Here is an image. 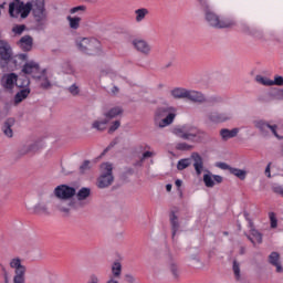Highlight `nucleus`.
<instances>
[{"mask_svg":"<svg viewBox=\"0 0 283 283\" xmlns=\"http://www.w3.org/2000/svg\"><path fill=\"white\" fill-rule=\"evenodd\" d=\"M203 14L205 20L210 25V28H216L217 30H223L224 28H233L235 22L229 18L220 19V15L211 10V4L209 0H197Z\"/></svg>","mask_w":283,"mask_h":283,"instance_id":"f257e3e1","label":"nucleus"},{"mask_svg":"<svg viewBox=\"0 0 283 283\" xmlns=\"http://www.w3.org/2000/svg\"><path fill=\"white\" fill-rule=\"evenodd\" d=\"M28 61V53H21L12 56V48L8 42L0 40V67H8V63H12L14 70H19L23 63Z\"/></svg>","mask_w":283,"mask_h":283,"instance_id":"f03ea898","label":"nucleus"},{"mask_svg":"<svg viewBox=\"0 0 283 283\" xmlns=\"http://www.w3.org/2000/svg\"><path fill=\"white\" fill-rule=\"evenodd\" d=\"M178 111L174 106H160L157 107L154 114V124L155 127H159V129H165V127H169L176 120V116Z\"/></svg>","mask_w":283,"mask_h":283,"instance_id":"7ed1b4c3","label":"nucleus"},{"mask_svg":"<svg viewBox=\"0 0 283 283\" xmlns=\"http://www.w3.org/2000/svg\"><path fill=\"white\" fill-rule=\"evenodd\" d=\"M33 19L38 30H45L48 25V10H45V0H35L33 7Z\"/></svg>","mask_w":283,"mask_h":283,"instance_id":"20e7f679","label":"nucleus"},{"mask_svg":"<svg viewBox=\"0 0 283 283\" xmlns=\"http://www.w3.org/2000/svg\"><path fill=\"white\" fill-rule=\"evenodd\" d=\"M76 45L80 52L88 56L101 54V42L97 39L82 38Z\"/></svg>","mask_w":283,"mask_h":283,"instance_id":"39448f33","label":"nucleus"},{"mask_svg":"<svg viewBox=\"0 0 283 283\" xmlns=\"http://www.w3.org/2000/svg\"><path fill=\"white\" fill-rule=\"evenodd\" d=\"M101 176L97 179L98 189H107L112 187L114 182V166L111 163H104L101 165Z\"/></svg>","mask_w":283,"mask_h":283,"instance_id":"423d86ee","label":"nucleus"},{"mask_svg":"<svg viewBox=\"0 0 283 283\" xmlns=\"http://www.w3.org/2000/svg\"><path fill=\"white\" fill-rule=\"evenodd\" d=\"M11 269H14L13 283H25V265L21 264V259L14 258L10 261Z\"/></svg>","mask_w":283,"mask_h":283,"instance_id":"0eeeda50","label":"nucleus"},{"mask_svg":"<svg viewBox=\"0 0 283 283\" xmlns=\"http://www.w3.org/2000/svg\"><path fill=\"white\" fill-rule=\"evenodd\" d=\"M253 125L263 136H269V132H271L276 138H280V135H277V125H271L264 119L254 120Z\"/></svg>","mask_w":283,"mask_h":283,"instance_id":"6e6552de","label":"nucleus"},{"mask_svg":"<svg viewBox=\"0 0 283 283\" xmlns=\"http://www.w3.org/2000/svg\"><path fill=\"white\" fill-rule=\"evenodd\" d=\"M76 195V188L70 187L67 185H60L54 189V196L59 200H67L74 198Z\"/></svg>","mask_w":283,"mask_h":283,"instance_id":"1a4fd4ad","label":"nucleus"},{"mask_svg":"<svg viewBox=\"0 0 283 283\" xmlns=\"http://www.w3.org/2000/svg\"><path fill=\"white\" fill-rule=\"evenodd\" d=\"M81 207H83V202L75 199H60V202L56 205V208L62 213H70L72 209H81Z\"/></svg>","mask_w":283,"mask_h":283,"instance_id":"9d476101","label":"nucleus"},{"mask_svg":"<svg viewBox=\"0 0 283 283\" xmlns=\"http://www.w3.org/2000/svg\"><path fill=\"white\" fill-rule=\"evenodd\" d=\"M23 74H29L32 78H38L43 71H41V65L35 61L25 62L22 65Z\"/></svg>","mask_w":283,"mask_h":283,"instance_id":"9b49d317","label":"nucleus"},{"mask_svg":"<svg viewBox=\"0 0 283 283\" xmlns=\"http://www.w3.org/2000/svg\"><path fill=\"white\" fill-rule=\"evenodd\" d=\"M133 46L139 54H143L144 56H149L151 54V44L143 39H135L133 40Z\"/></svg>","mask_w":283,"mask_h":283,"instance_id":"f8f14e48","label":"nucleus"},{"mask_svg":"<svg viewBox=\"0 0 283 283\" xmlns=\"http://www.w3.org/2000/svg\"><path fill=\"white\" fill-rule=\"evenodd\" d=\"M233 118V114L231 112H212L209 114V120L212 123H227V120H231Z\"/></svg>","mask_w":283,"mask_h":283,"instance_id":"ddd939ff","label":"nucleus"},{"mask_svg":"<svg viewBox=\"0 0 283 283\" xmlns=\"http://www.w3.org/2000/svg\"><path fill=\"white\" fill-rule=\"evenodd\" d=\"M35 81H38L41 90H52V81H50V77L48 76V70H42Z\"/></svg>","mask_w":283,"mask_h":283,"instance_id":"4468645a","label":"nucleus"},{"mask_svg":"<svg viewBox=\"0 0 283 283\" xmlns=\"http://www.w3.org/2000/svg\"><path fill=\"white\" fill-rule=\"evenodd\" d=\"M18 45L23 52H30L32 50V46L34 45V39L32 38V35H23L19 40Z\"/></svg>","mask_w":283,"mask_h":283,"instance_id":"2eb2a0df","label":"nucleus"},{"mask_svg":"<svg viewBox=\"0 0 283 283\" xmlns=\"http://www.w3.org/2000/svg\"><path fill=\"white\" fill-rule=\"evenodd\" d=\"M191 159L193 160V167L197 176H201L202 170L205 169V161L202 160V156H200L198 153H192Z\"/></svg>","mask_w":283,"mask_h":283,"instance_id":"dca6fc26","label":"nucleus"},{"mask_svg":"<svg viewBox=\"0 0 283 283\" xmlns=\"http://www.w3.org/2000/svg\"><path fill=\"white\" fill-rule=\"evenodd\" d=\"M14 123H17V120L12 117H9L4 120L1 129L7 138H12V136L14 135V132L12 130V127H14Z\"/></svg>","mask_w":283,"mask_h":283,"instance_id":"f3484780","label":"nucleus"},{"mask_svg":"<svg viewBox=\"0 0 283 283\" xmlns=\"http://www.w3.org/2000/svg\"><path fill=\"white\" fill-rule=\"evenodd\" d=\"M169 220H170V228H171V237H172V240H175L176 234L178 233V231H180V221L178 220V216H176L175 211H170Z\"/></svg>","mask_w":283,"mask_h":283,"instance_id":"a211bd4d","label":"nucleus"},{"mask_svg":"<svg viewBox=\"0 0 283 283\" xmlns=\"http://www.w3.org/2000/svg\"><path fill=\"white\" fill-rule=\"evenodd\" d=\"M186 98L192 103H207V97H205V94L197 91H188Z\"/></svg>","mask_w":283,"mask_h":283,"instance_id":"6ab92c4d","label":"nucleus"},{"mask_svg":"<svg viewBox=\"0 0 283 283\" xmlns=\"http://www.w3.org/2000/svg\"><path fill=\"white\" fill-rule=\"evenodd\" d=\"M268 260H269V264H271L272 266H275L276 273L283 272L282 263L280 262V254L277 252H271Z\"/></svg>","mask_w":283,"mask_h":283,"instance_id":"aec40b11","label":"nucleus"},{"mask_svg":"<svg viewBox=\"0 0 283 283\" xmlns=\"http://www.w3.org/2000/svg\"><path fill=\"white\" fill-rule=\"evenodd\" d=\"M17 85V74L11 73L2 78V86L6 90H12Z\"/></svg>","mask_w":283,"mask_h":283,"instance_id":"412c9836","label":"nucleus"},{"mask_svg":"<svg viewBox=\"0 0 283 283\" xmlns=\"http://www.w3.org/2000/svg\"><path fill=\"white\" fill-rule=\"evenodd\" d=\"M43 145H41V142H34L33 144H30L29 146H24L20 150L21 156H25V154H34L35 151H39Z\"/></svg>","mask_w":283,"mask_h":283,"instance_id":"4be33fe9","label":"nucleus"},{"mask_svg":"<svg viewBox=\"0 0 283 283\" xmlns=\"http://www.w3.org/2000/svg\"><path fill=\"white\" fill-rule=\"evenodd\" d=\"M15 87L20 90H30V77L28 75H15Z\"/></svg>","mask_w":283,"mask_h":283,"instance_id":"5701e85b","label":"nucleus"},{"mask_svg":"<svg viewBox=\"0 0 283 283\" xmlns=\"http://www.w3.org/2000/svg\"><path fill=\"white\" fill-rule=\"evenodd\" d=\"M120 114H123V108L120 106H116L105 112L103 116L109 123V120L116 118V116H120Z\"/></svg>","mask_w":283,"mask_h":283,"instance_id":"b1692460","label":"nucleus"},{"mask_svg":"<svg viewBox=\"0 0 283 283\" xmlns=\"http://www.w3.org/2000/svg\"><path fill=\"white\" fill-rule=\"evenodd\" d=\"M239 132H240L239 128H233V129L223 128L220 130V136H221L222 140H229L231 138H235V136H238Z\"/></svg>","mask_w":283,"mask_h":283,"instance_id":"393cba45","label":"nucleus"},{"mask_svg":"<svg viewBox=\"0 0 283 283\" xmlns=\"http://www.w3.org/2000/svg\"><path fill=\"white\" fill-rule=\"evenodd\" d=\"M108 124L109 122L105 119V117L103 119H96L92 123V129H96V132H105Z\"/></svg>","mask_w":283,"mask_h":283,"instance_id":"a878e982","label":"nucleus"},{"mask_svg":"<svg viewBox=\"0 0 283 283\" xmlns=\"http://www.w3.org/2000/svg\"><path fill=\"white\" fill-rule=\"evenodd\" d=\"M92 196V189L90 188H81L76 193V202H83V200H87Z\"/></svg>","mask_w":283,"mask_h":283,"instance_id":"bb28decb","label":"nucleus"},{"mask_svg":"<svg viewBox=\"0 0 283 283\" xmlns=\"http://www.w3.org/2000/svg\"><path fill=\"white\" fill-rule=\"evenodd\" d=\"M27 96H30V88H21L14 96L15 105H19V103H23Z\"/></svg>","mask_w":283,"mask_h":283,"instance_id":"cd10ccee","label":"nucleus"},{"mask_svg":"<svg viewBox=\"0 0 283 283\" xmlns=\"http://www.w3.org/2000/svg\"><path fill=\"white\" fill-rule=\"evenodd\" d=\"M168 270L171 273L174 280L178 281L180 279V268L178 266V263L170 261L168 264Z\"/></svg>","mask_w":283,"mask_h":283,"instance_id":"c85d7f7f","label":"nucleus"},{"mask_svg":"<svg viewBox=\"0 0 283 283\" xmlns=\"http://www.w3.org/2000/svg\"><path fill=\"white\" fill-rule=\"evenodd\" d=\"M189 91L187 88H182V87H176L174 90L170 91V94L172 97L180 99V98H187V93Z\"/></svg>","mask_w":283,"mask_h":283,"instance_id":"c756f323","label":"nucleus"},{"mask_svg":"<svg viewBox=\"0 0 283 283\" xmlns=\"http://www.w3.org/2000/svg\"><path fill=\"white\" fill-rule=\"evenodd\" d=\"M244 33L250 34V36H254V39H264V32L259 29H251V27H245Z\"/></svg>","mask_w":283,"mask_h":283,"instance_id":"7c9ffc66","label":"nucleus"},{"mask_svg":"<svg viewBox=\"0 0 283 283\" xmlns=\"http://www.w3.org/2000/svg\"><path fill=\"white\" fill-rule=\"evenodd\" d=\"M174 134L178 136L179 138H182L184 140H193V134H188L182 128H175Z\"/></svg>","mask_w":283,"mask_h":283,"instance_id":"2f4dec72","label":"nucleus"},{"mask_svg":"<svg viewBox=\"0 0 283 283\" xmlns=\"http://www.w3.org/2000/svg\"><path fill=\"white\" fill-rule=\"evenodd\" d=\"M33 211L36 216H50V211L48 210V206H45L43 203H38L34 207Z\"/></svg>","mask_w":283,"mask_h":283,"instance_id":"473e14b6","label":"nucleus"},{"mask_svg":"<svg viewBox=\"0 0 283 283\" xmlns=\"http://www.w3.org/2000/svg\"><path fill=\"white\" fill-rule=\"evenodd\" d=\"M230 174H232V176H235L237 178H239V180H245L247 179V170H242L240 168H230Z\"/></svg>","mask_w":283,"mask_h":283,"instance_id":"72a5a7b5","label":"nucleus"},{"mask_svg":"<svg viewBox=\"0 0 283 283\" xmlns=\"http://www.w3.org/2000/svg\"><path fill=\"white\" fill-rule=\"evenodd\" d=\"M135 14H136V21L137 23H140V21H144L145 17H147V14H149V10L146 8H142V9H137L135 10Z\"/></svg>","mask_w":283,"mask_h":283,"instance_id":"f704fd0d","label":"nucleus"},{"mask_svg":"<svg viewBox=\"0 0 283 283\" xmlns=\"http://www.w3.org/2000/svg\"><path fill=\"white\" fill-rule=\"evenodd\" d=\"M256 83H260L261 85H264L265 87H273V80H269L268 77H264L262 75L255 76Z\"/></svg>","mask_w":283,"mask_h":283,"instance_id":"c9c22d12","label":"nucleus"},{"mask_svg":"<svg viewBox=\"0 0 283 283\" xmlns=\"http://www.w3.org/2000/svg\"><path fill=\"white\" fill-rule=\"evenodd\" d=\"M112 273L114 277H120V273H123V265L120 262L116 261L112 265Z\"/></svg>","mask_w":283,"mask_h":283,"instance_id":"e433bc0d","label":"nucleus"},{"mask_svg":"<svg viewBox=\"0 0 283 283\" xmlns=\"http://www.w3.org/2000/svg\"><path fill=\"white\" fill-rule=\"evenodd\" d=\"M67 21H69L70 28H72V30H78V28L81 25V18H78V17L72 18V15H69Z\"/></svg>","mask_w":283,"mask_h":283,"instance_id":"4c0bfd02","label":"nucleus"},{"mask_svg":"<svg viewBox=\"0 0 283 283\" xmlns=\"http://www.w3.org/2000/svg\"><path fill=\"white\" fill-rule=\"evenodd\" d=\"M191 166V160L186 158V159H180L177 164V169L179 171H184V169H187V167Z\"/></svg>","mask_w":283,"mask_h":283,"instance_id":"58836bf2","label":"nucleus"},{"mask_svg":"<svg viewBox=\"0 0 283 283\" xmlns=\"http://www.w3.org/2000/svg\"><path fill=\"white\" fill-rule=\"evenodd\" d=\"M203 182H205L206 187H208L210 189L216 187V181H213V177H211V175H209V174L203 175Z\"/></svg>","mask_w":283,"mask_h":283,"instance_id":"ea45409f","label":"nucleus"},{"mask_svg":"<svg viewBox=\"0 0 283 283\" xmlns=\"http://www.w3.org/2000/svg\"><path fill=\"white\" fill-rule=\"evenodd\" d=\"M186 130V134H192V138H196L197 136H200V134H205V132L196 128V127H189V128H182Z\"/></svg>","mask_w":283,"mask_h":283,"instance_id":"a19ab883","label":"nucleus"},{"mask_svg":"<svg viewBox=\"0 0 283 283\" xmlns=\"http://www.w3.org/2000/svg\"><path fill=\"white\" fill-rule=\"evenodd\" d=\"M176 149H178L179 151H191L193 149V146L187 143H179L176 145Z\"/></svg>","mask_w":283,"mask_h":283,"instance_id":"79ce46f5","label":"nucleus"},{"mask_svg":"<svg viewBox=\"0 0 283 283\" xmlns=\"http://www.w3.org/2000/svg\"><path fill=\"white\" fill-rule=\"evenodd\" d=\"M269 219L271 229H277V217H275V212H269Z\"/></svg>","mask_w":283,"mask_h":283,"instance_id":"37998d69","label":"nucleus"},{"mask_svg":"<svg viewBox=\"0 0 283 283\" xmlns=\"http://www.w3.org/2000/svg\"><path fill=\"white\" fill-rule=\"evenodd\" d=\"M232 271L234 273L235 280H240V277H241L240 263H238L235 260L233 261Z\"/></svg>","mask_w":283,"mask_h":283,"instance_id":"c03bdc74","label":"nucleus"},{"mask_svg":"<svg viewBox=\"0 0 283 283\" xmlns=\"http://www.w3.org/2000/svg\"><path fill=\"white\" fill-rule=\"evenodd\" d=\"M251 235L254 238V240H256L259 244H262V233H260V231L252 229Z\"/></svg>","mask_w":283,"mask_h":283,"instance_id":"a18cd8bd","label":"nucleus"},{"mask_svg":"<svg viewBox=\"0 0 283 283\" xmlns=\"http://www.w3.org/2000/svg\"><path fill=\"white\" fill-rule=\"evenodd\" d=\"M69 92L70 94H72V96H78V94L81 93V90L76 84H73L69 87Z\"/></svg>","mask_w":283,"mask_h":283,"instance_id":"49530a36","label":"nucleus"},{"mask_svg":"<svg viewBox=\"0 0 283 283\" xmlns=\"http://www.w3.org/2000/svg\"><path fill=\"white\" fill-rule=\"evenodd\" d=\"M118 127H120V120L113 122L108 128V134H114V132H116V129H118Z\"/></svg>","mask_w":283,"mask_h":283,"instance_id":"de8ad7c7","label":"nucleus"},{"mask_svg":"<svg viewBox=\"0 0 283 283\" xmlns=\"http://www.w3.org/2000/svg\"><path fill=\"white\" fill-rule=\"evenodd\" d=\"M24 31H25V24L15 25L12 29V32H14V34H23Z\"/></svg>","mask_w":283,"mask_h":283,"instance_id":"09e8293b","label":"nucleus"},{"mask_svg":"<svg viewBox=\"0 0 283 283\" xmlns=\"http://www.w3.org/2000/svg\"><path fill=\"white\" fill-rule=\"evenodd\" d=\"M80 171L82 174H85V171H90V160H85L81 166H80Z\"/></svg>","mask_w":283,"mask_h":283,"instance_id":"8fccbe9b","label":"nucleus"},{"mask_svg":"<svg viewBox=\"0 0 283 283\" xmlns=\"http://www.w3.org/2000/svg\"><path fill=\"white\" fill-rule=\"evenodd\" d=\"M273 85H277L279 87H283V77L280 75H276L274 80L272 81Z\"/></svg>","mask_w":283,"mask_h":283,"instance_id":"3c124183","label":"nucleus"},{"mask_svg":"<svg viewBox=\"0 0 283 283\" xmlns=\"http://www.w3.org/2000/svg\"><path fill=\"white\" fill-rule=\"evenodd\" d=\"M86 7L85 6H78L71 9V14H76V12H85Z\"/></svg>","mask_w":283,"mask_h":283,"instance_id":"603ef678","label":"nucleus"},{"mask_svg":"<svg viewBox=\"0 0 283 283\" xmlns=\"http://www.w3.org/2000/svg\"><path fill=\"white\" fill-rule=\"evenodd\" d=\"M124 280L127 283H136V277L134 275H132V274H125L124 275Z\"/></svg>","mask_w":283,"mask_h":283,"instance_id":"864d4df0","label":"nucleus"},{"mask_svg":"<svg viewBox=\"0 0 283 283\" xmlns=\"http://www.w3.org/2000/svg\"><path fill=\"white\" fill-rule=\"evenodd\" d=\"M217 167H219V169H224V170L228 169V171H231V169H232V167L229 166V164H227V163H218Z\"/></svg>","mask_w":283,"mask_h":283,"instance_id":"5fc2aeb1","label":"nucleus"},{"mask_svg":"<svg viewBox=\"0 0 283 283\" xmlns=\"http://www.w3.org/2000/svg\"><path fill=\"white\" fill-rule=\"evenodd\" d=\"M213 181L217 182V185H222V181L224 180L222 176L219 175H212Z\"/></svg>","mask_w":283,"mask_h":283,"instance_id":"6e6d98bb","label":"nucleus"},{"mask_svg":"<svg viewBox=\"0 0 283 283\" xmlns=\"http://www.w3.org/2000/svg\"><path fill=\"white\" fill-rule=\"evenodd\" d=\"M151 156H154V153H151V151H145V153L143 154V157H142V159H140V163H143V160H145L146 158H151Z\"/></svg>","mask_w":283,"mask_h":283,"instance_id":"4d7b16f0","label":"nucleus"},{"mask_svg":"<svg viewBox=\"0 0 283 283\" xmlns=\"http://www.w3.org/2000/svg\"><path fill=\"white\" fill-rule=\"evenodd\" d=\"M109 74H114V71H112V69H106L101 71V76H107Z\"/></svg>","mask_w":283,"mask_h":283,"instance_id":"13d9d810","label":"nucleus"},{"mask_svg":"<svg viewBox=\"0 0 283 283\" xmlns=\"http://www.w3.org/2000/svg\"><path fill=\"white\" fill-rule=\"evenodd\" d=\"M87 283H98V276H96L94 274L91 275Z\"/></svg>","mask_w":283,"mask_h":283,"instance_id":"bf43d9fd","label":"nucleus"},{"mask_svg":"<svg viewBox=\"0 0 283 283\" xmlns=\"http://www.w3.org/2000/svg\"><path fill=\"white\" fill-rule=\"evenodd\" d=\"M210 103H222V97H218V96L211 97Z\"/></svg>","mask_w":283,"mask_h":283,"instance_id":"052dcab7","label":"nucleus"},{"mask_svg":"<svg viewBox=\"0 0 283 283\" xmlns=\"http://www.w3.org/2000/svg\"><path fill=\"white\" fill-rule=\"evenodd\" d=\"M243 216L245 220L249 221L250 227H253V221L251 220V218H249V212H244Z\"/></svg>","mask_w":283,"mask_h":283,"instance_id":"680f3d73","label":"nucleus"},{"mask_svg":"<svg viewBox=\"0 0 283 283\" xmlns=\"http://www.w3.org/2000/svg\"><path fill=\"white\" fill-rule=\"evenodd\" d=\"M125 176H134V168H126Z\"/></svg>","mask_w":283,"mask_h":283,"instance_id":"e2e57ef3","label":"nucleus"},{"mask_svg":"<svg viewBox=\"0 0 283 283\" xmlns=\"http://www.w3.org/2000/svg\"><path fill=\"white\" fill-rule=\"evenodd\" d=\"M65 65H66V70H65L66 74H72V72H73L72 65H70L69 62H66Z\"/></svg>","mask_w":283,"mask_h":283,"instance_id":"0e129e2a","label":"nucleus"},{"mask_svg":"<svg viewBox=\"0 0 283 283\" xmlns=\"http://www.w3.org/2000/svg\"><path fill=\"white\" fill-rule=\"evenodd\" d=\"M265 176H268V178H271V164H269L265 168Z\"/></svg>","mask_w":283,"mask_h":283,"instance_id":"69168bd1","label":"nucleus"},{"mask_svg":"<svg viewBox=\"0 0 283 283\" xmlns=\"http://www.w3.org/2000/svg\"><path fill=\"white\" fill-rule=\"evenodd\" d=\"M274 192H275V193H280L281 196H283V189H282V187H275V188H274Z\"/></svg>","mask_w":283,"mask_h":283,"instance_id":"338daca9","label":"nucleus"},{"mask_svg":"<svg viewBox=\"0 0 283 283\" xmlns=\"http://www.w3.org/2000/svg\"><path fill=\"white\" fill-rule=\"evenodd\" d=\"M175 185H176V187H178V188L182 187V180L177 179V180L175 181Z\"/></svg>","mask_w":283,"mask_h":283,"instance_id":"774afa93","label":"nucleus"}]
</instances>
